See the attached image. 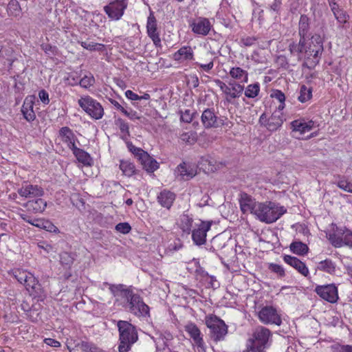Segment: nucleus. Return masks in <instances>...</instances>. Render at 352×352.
Instances as JSON below:
<instances>
[{"label":"nucleus","mask_w":352,"mask_h":352,"mask_svg":"<svg viewBox=\"0 0 352 352\" xmlns=\"http://www.w3.org/2000/svg\"><path fill=\"white\" fill-rule=\"evenodd\" d=\"M314 127L315 122L305 118H300L291 122V128L293 131L299 132L300 134H304L309 132Z\"/></svg>","instance_id":"obj_21"},{"label":"nucleus","mask_w":352,"mask_h":352,"mask_svg":"<svg viewBox=\"0 0 352 352\" xmlns=\"http://www.w3.org/2000/svg\"><path fill=\"white\" fill-rule=\"evenodd\" d=\"M260 320L265 324H275L280 325L281 319L276 310L272 307L266 306L258 312Z\"/></svg>","instance_id":"obj_16"},{"label":"nucleus","mask_w":352,"mask_h":352,"mask_svg":"<svg viewBox=\"0 0 352 352\" xmlns=\"http://www.w3.org/2000/svg\"><path fill=\"white\" fill-rule=\"evenodd\" d=\"M255 216L258 219L266 223H272L276 221L287 210L272 201L260 202L257 207Z\"/></svg>","instance_id":"obj_3"},{"label":"nucleus","mask_w":352,"mask_h":352,"mask_svg":"<svg viewBox=\"0 0 352 352\" xmlns=\"http://www.w3.org/2000/svg\"><path fill=\"white\" fill-rule=\"evenodd\" d=\"M193 51L190 46H184L173 54V58L177 61L191 60L193 59Z\"/></svg>","instance_id":"obj_34"},{"label":"nucleus","mask_w":352,"mask_h":352,"mask_svg":"<svg viewBox=\"0 0 352 352\" xmlns=\"http://www.w3.org/2000/svg\"><path fill=\"white\" fill-rule=\"evenodd\" d=\"M192 31L197 34L206 36L210 31L212 25L207 18H198L190 23Z\"/></svg>","instance_id":"obj_19"},{"label":"nucleus","mask_w":352,"mask_h":352,"mask_svg":"<svg viewBox=\"0 0 352 352\" xmlns=\"http://www.w3.org/2000/svg\"><path fill=\"white\" fill-rule=\"evenodd\" d=\"M256 41V38L254 36H246L241 39V43L245 47H250L253 45Z\"/></svg>","instance_id":"obj_58"},{"label":"nucleus","mask_w":352,"mask_h":352,"mask_svg":"<svg viewBox=\"0 0 352 352\" xmlns=\"http://www.w3.org/2000/svg\"><path fill=\"white\" fill-rule=\"evenodd\" d=\"M260 91V85L258 82L249 85L245 90V96L248 98L256 97Z\"/></svg>","instance_id":"obj_43"},{"label":"nucleus","mask_w":352,"mask_h":352,"mask_svg":"<svg viewBox=\"0 0 352 352\" xmlns=\"http://www.w3.org/2000/svg\"><path fill=\"white\" fill-rule=\"evenodd\" d=\"M329 240L336 248L344 245L352 247V232L346 228L338 229L335 233L329 235Z\"/></svg>","instance_id":"obj_11"},{"label":"nucleus","mask_w":352,"mask_h":352,"mask_svg":"<svg viewBox=\"0 0 352 352\" xmlns=\"http://www.w3.org/2000/svg\"><path fill=\"white\" fill-rule=\"evenodd\" d=\"M129 148L130 151L135 155V156L138 157V161L140 160V157L143 155V153H146V151L142 148L135 147L133 145H131Z\"/></svg>","instance_id":"obj_59"},{"label":"nucleus","mask_w":352,"mask_h":352,"mask_svg":"<svg viewBox=\"0 0 352 352\" xmlns=\"http://www.w3.org/2000/svg\"><path fill=\"white\" fill-rule=\"evenodd\" d=\"M323 51V43L319 34L313 35L310 39H305V56L302 67L313 69L318 64L319 55Z\"/></svg>","instance_id":"obj_1"},{"label":"nucleus","mask_w":352,"mask_h":352,"mask_svg":"<svg viewBox=\"0 0 352 352\" xmlns=\"http://www.w3.org/2000/svg\"><path fill=\"white\" fill-rule=\"evenodd\" d=\"M314 291L321 298L329 302L335 303L338 300V288L335 284L318 285Z\"/></svg>","instance_id":"obj_12"},{"label":"nucleus","mask_w":352,"mask_h":352,"mask_svg":"<svg viewBox=\"0 0 352 352\" xmlns=\"http://www.w3.org/2000/svg\"><path fill=\"white\" fill-rule=\"evenodd\" d=\"M59 137L62 142L67 144V147L73 150L76 147V141L77 138L72 129L67 126H63L59 130Z\"/></svg>","instance_id":"obj_22"},{"label":"nucleus","mask_w":352,"mask_h":352,"mask_svg":"<svg viewBox=\"0 0 352 352\" xmlns=\"http://www.w3.org/2000/svg\"><path fill=\"white\" fill-rule=\"evenodd\" d=\"M334 17L339 23V28L347 29L349 27V16L334 0H328Z\"/></svg>","instance_id":"obj_14"},{"label":"nucleus","mask_w":352,"mask_h":352,"mask_svg":"<svg viewBox=\"0 0 352 352\" xmlns=\"http://www.w3.org/2000/svg\"><path fill=\"white\" fill-rule=\"evenodd\" d=\"M34 226L36 228H42L50 232H58L59 230L50 221L43 219H35Z\"/></svg>","instance_id":"obj_37"},{"label":"nucleus","mask_w":352,"mask_h":352,"mask_svg":"<svg viewBox=\"0 0 352 352\" xmlns=\"http://www.w3.org/2000/svg\"><path fill=\"white\" fill-rule=\"evenodd\" d=\"M80 80V76L77 72L69 73L66 78L68 85L71 86H76L79 85Z\"/></svg>","instance_id":"obj_51"},{"label":"nucleus","mask_w":352,"mask_h":352,"mask_svg":"<svg viewBox=\"0 0 352 352\" xmlns=\"http://www.w3.org/2000/svg\"><path fill=\"white\" fill-rule=\"evenodd\" d=\"M7 11L9 15L16 16L21 12V8L19 3L16 0H11L7 8Z\"/></svg>","instance_id":"obj_46"},{"label":"nucleus","mask_w":352,"mask_h":352,"mask_svg":"<svg viewBox=\"0 0 352 352\" xmlns=\"http://www.w3.org/2000/svg\"><path fill=\"white\" fill-rule=\"evenodd\" d=\"M312 97V89L302 85L300 89V95L298 98L300 102H305L310 100Z\"/></svg>","instance_id":"obj_42"},{"label":"nucleus","mask_w":352,"mask_h":352,"mask_svg":"<svg viewBox=\"0 0 352 352\" xmlns=\"http://www.w3.org/2000/svg\"><path fill=\"white\" fill-rule=\"evenodd\" d=\"M181 140L184 142L192 144L196 141V133L192 131L183 133L181 136Z\"/></svg>","instance_id":"obj_52"},{"label":"nucleus","mask_w":352,"mask_h":352,"mask_svg":"<svg viewBox=\"0 0 352 352\" xmlns=\"http://www.w3.org/2000/svg\"><path fill=\"white\" fill-rule=\"evenodd\" d=\"M309 30V18L306 15H301L299 21L298 34L300 37L305 38Z\"/></svg>","instance_id":"obj_41"},{"label":"nucleus","mask_w":352,"mask_h":352,"mask_svg":"<svg viewBox=\"0 0 352 352\" xmlns=\"http://www.w3.org/2000/svg\"><path fill=\"white\" fill-rule=\"evenodd\" d=\"M60 259L61 264L66 267H69L74 261V255L67 252L60 254Z\"/></svg>","instance_id":"obj_48"},{"label":"nucleus","mask_w":352,"mask_h":352,"mask_svg":"<svg viewBox=\"0 0 352 352\" xmlns=\"http://www.w3.org/2000/svg\"><path fill=\"white\" fill-rule=\"evenodd\" d=\"M116 230L120 233L128 234L131 231V227L126 222L119 223L116 226Z\"/></svg>","instance_id":"obj_55"},{"label":"nucleus","mask_w":352,"mask_h":352,"mask_svg":"<svg viewBox=\"0 0 352 352\" xmlns=\"http://www.w3.org/2000/svg\"><path fill=\"white\" fill-rule=\"evenodd\" d=\"M283 260L286 263L293 267L302 275L305 276H307L309 275V272L307 267L298 258L290 255H285Z\"/></svg>","instance_id":"obj_24"},{"label":"nucleus","mask_w":352,"mask_h":352,"mask_svg":"<svg viewBox=\"0 0 352 352\" xmlns=\"http://www.w3.org/2000/svg\"><path fill=\"white\" fill-rule=\"evenodd\" d=\"M38 97L43 103H44L45 104H49V102H50L49 94L45 90H44V89L41 90L38 92Z\"/></svg>","instance_id":"obj_60"},{"label":"nucleus","mask_w":352,"mask_h":352,"mask_svg":"<svg viewBox=\"0 0 352 352\" xmlns=\"http://www.w3.org/2000/svg\"><path fill=\"white\" fill-rule=\"evenodd\" d=\"M175 174L182 179L189 180L195 176L196 170L190 165L183 162L177 166Z\"/></svg>","instance_id":"obj_25"},{"label":"nucleus","mask_w":352,"mask_h":352,"mask_svg":"<svg viewBox=\"0 0 352 352\" xmlns=\"http://www.w3.org/2000/svg\"><path fill=\"white\" fill-rule=\"evenodd\" d=\"M332 349L333 352H352V346L349 344H336Z\"/></svg>","instance_id":"obj_56"},{"label":"nucleus","mask_w":352,"mask_h":352,"mask_svg":"<svg viewBox=\"0 0 352 352\" xmlns=\"http://www.w3.org/2000/svg\"><path fill=\"white\" fill-rule=\"evenodd\" d=\"M285 120L283 113L274 112L267 120L266 128L270 131H276L282 126Z\"/></svg>","instance_id":"obj_26"},{"label":"nucleus","mask_w":352,"mask_h":352,"mask_svg":"<svg viewBox=\"0 0 352 352\" xmlns=\"http://www.w3.org/2000/svg\"><path fill=\"white\" fill-rule=\"evenodd\" d=\"M139 162L148 173H153L159 167L157 162L152 158L146 152L140 157Z\"/></svg>","instance_id":"obj_30"},{"label":"nucleus","mask_w":352,"mask_h":352,"mask_svg":"<svg viewBox=\"0 0 352 352\" xmlns=\"http://www.w3.org/2000/svg\"><path fill=\"white\" fill-rule=\"evenodd\" d=\"M146 32L148 36L153 42L155 47H161V39L157 31V21L153 14H151L147 19Z\"/></svg>","instance_id":"obj_17"},{"label":"nucleus","mask_w":352,"mask_h":352,"mask_svg":"<svg viewBox=\"0 0 352 352\" xmlns=\"http://www.w3.org/2000/svg\"><path fill=\"white\" fill-rule=\"evenodd\" d=\"M126 96L131 100H140V96L133 92L131 90H127L125 92Z\"/></svg>","instance_id":"obj_63"},{"label":"nucleus","mask_w":352,"mask_h":352,"mask_svg":"<svg viewBox=\"0 0 352 352\" xmlns=\"http://www.w3.org/2000/svg\"><path fill=\"white\" fill-rule=\"evenodd\" d=\"M337 186L342 190L352 193V182L349 181L344 176H338Z\"/></svg>","instance_id":"obj_44"},{"label":"nucleus","mask_w":352,"mask_h":352,"mask_svg":"<svg viewBox=\"0 0 352 352\" xmlns=\"http://www.w3.org/2000/svg\"><path fill=\"white\" fill-rule=\"evenodd\" d=\"M316 269L328 274L334 275L337 265L331 258H326L318 263Z\"/></svg>","instance_id":"obj_33"},{"label":"nucleus","mask_w":352,"mask_h":352,"mask_svg":"<svg viewBox=\"0 0 352 352\" xmlns=\"http://www.w3.org/2000/svg\"><path fill=\"white\" fill-rule=\"evenodd\" d=\"M193 219L188 214L184 213L179 218V227L183 232L190 234L192 228Z\"/></svg>","instance_id":"obj_36"},{"label":"nucleus","mask_w":352,"mask_h":352,"mask_svg":"<svg viewBox=\"0 0 352 352\" xmlns=\"http://www.w3.org/2000/svg\"><path fill=\"white\" fill-rule=\"evenodd\" d=\"M269 269L272 272L276 274L279 277H283L285 274L283 267L280 265L271 263L269 266Z\"/></svg>","instance_id":"obj_54"},{"label":"nucleus","mask_w":352,"mask_h":352,"mask_svg":"<svg viewBox=\"0 0 352 352\" xmlns=\"http://www.w3.org/2000/svg\"><path fill=\"white\" fill-rule=\"evenodd\" d=\"M95 82V79L91 74L85 76L79 81V85L83 88H89L92 86Z\"/></svg>","instance_id":"obj_50"},{"label":"nucleus","mask_w":352,"mask_h":352,"mask_svg":"<svg viewBox=\"0 0 352 352\" xmlns=\"http://www.w3.org/2000/svg\"><path fill=\"white\" fill-rule=\"evenodd\" d=\"M239 202L240 209L243 214L250 212L255 215L257 207L260 202L256 201V199L246 192H241L239 195Z\"/></svg>","instance_id":"obj_15"},{"label":"nucleus","mask_w":352,"mask_h":352,"mask_svg":"<svg viewBox=\"0 0 352 352\" xmlns=\"http://www.w3.org/2000/svg\"><path fill=\"white\" fill-rule=\"evenodd\" d=\"M201 119L203 125L206 129L218 126V117L214 109H205L202 113Z\"/></svg>","instance_id":"obj_23"},{"label":"nucleus","mask_w":352,"mask_h":352,"mask_svg":"<svg viewBox=\"0 0 352 352\" xmlns=\"http://www.w3.org/2000/svg\"><path fill=\"white\" fill-rule=\"evenodd\" d=\"M194 111L190 109H186L184 111H180V119L182 121L190 123L193 118Z\"/></svg>","instance_id":"obj_53"},{"label":"nucleus","mask_w":352,"mask_h":352,"mask_svg":"<svg viewBox=\"0 0 352 352\" xmlns=\"http://www.w3.org/2000/svg\"><path fill=\"white\" fill-rule=\"evenodd\" d=\"M282 4L281 0H274L270 6V9L274 12H278Z\"/></svg>","instance_id":"obj_62"},{"label":"nucleus","mask_w":352,"mask_h":352,"mask_svg":"<svg viewBox=\"0 0 352 352\" xmlns=\"http://www.w3.org/2000/svg\"><path fill=\"white\" fill-rule=\"evenodd\" d=\"M109 289L111 293L116 296L118 295V292L120 293V296L124 298V292L132 291L130 289L125 288V286L122 284L119 285H109Z\"/></svg>","instance_id":"obj_49"},{"label":"nucleus","mask_w":352,"mask_h":352,"mask_svg":"<svg viewBox=\"0 0 352 352\" xmlns=\"http://www.w3.org/2000/svg\"><path fill=\"white\" fill-rule=\"evenodd\" d=\"M127 6V0H115L105 6L104 10L111 19L118 21L123 16Z\"/></svg>","instance_id":"obj_9"},{"label":"nucleus","mask_w":352,"mask_h":352,"mask_svg":"<svg viewBox=\"0 0 352 352\" xmlns=\"http://www.w3.org/2000/svg\"><path fill=\"white\" fill-rule=\"evenodd\" d=\"M214 82L225 94L226 100L229 103H232L233 99L239 98L244 91V86L236 81H230L226 85L221 80L216 79Z\"/></svg>","instance_id":"obj_7"},{"label":"nucleus","mask_w":352,"mask_h":352,"mask_svg":"<svg viewBox=\"0 0 352 352\" xmlns=\"http://www.w3.org/2000/svg\"><path fill=\"white\" fill-rule=\"evenodd\" d=\"M229 75L239 83H246L248 82V71L239 67H232L229 72Z\"/></svg>","instance_id":"obj_32"},{"label":"nucleus","mask_w":352,"mask_h":352,"mask_svg":"<svg viewBox=\"0 0 352 352\" xmlns=\"http://www.w3.org/2000/svg\"><path fill=\"white\" fill-rule=\"evenodd\" d=\"M291 251L298 255H305L308 252L309 248L302 242L300 241H294L290 245Z\"/></svg>","instance_id":"obj_39"},{"label":"nucleus","mask_w":352,"mask_h":352,"mask_svg":"<svg viewBox=\"0 0 352 352\" xmlns=\"http://www.w3.org/2000/svg\"><path fill=\"white\" fill-rule=\"evenodd\" d=\"M212 221H200L195 223V228L191 230L192 239L197 245H201L206 242L207 232L210 230Z\"/></svg>","instance_id":"obj_10"},{"label":"nucleus","mask_w":352,"mask_h":352,"mask_svg":"<svg viewBox=\"0 0 352 352\" xmlns=\"http://www.w3.org/2000/svg\"><path fill=\"white\" fill-rule=\"evenodd\" d=\"M24 206L29 212L34 214L41 213L46 208L47 202L44 199L38 198L28 201Z\"/></svg>","instance_id":"obj_27"},{"label":"nucleus","mask_w":352,"mask_h":352,"mask_svg":"<svg viewBox=\"0 0 352 352\" xmlns=\"http://www.w3.org/2000/svg\"><path fill=\"white\" fill-rule=\"evenodd\" d=\"M126 304L124 307L132 314L138 317H149L150 308L143 299L133 291L124 292Z\"/></svg>","instance_id":"obj_5"},{"label":"nucleus","mask_w":352,"mask_h":352,"mask_svg":"<svg viewBox=\"0 0 352 352\" xmlns=\"http://www.w3.org/2000/svg\"><path fill=\"white\" fill-rule=\"evenodd\" d=\"M116 124L119 127L121 132V138L124 140L128 139L130 136L129 126L127 122L121 118H118L116 120Z\"/></svg>","instance_id":"obj_40"},{"label":"nucleus","mask_w":352,"mask_h":352,"mask_svg":"<svg viewBox=\"0 0 352 352\" xmlns=\"http://www.w3.org/2000/svg\"><path fill=\"white\" fill-rule=\"evenodd\" d=\"M305 38L300 37L298 43L292 41L289 44V50L293 55L298 56V60H301L302 59V54H305Z\"/></svg>","instance_id":"obj_29"},{"label":"nucleus","mask_w":352,"mask_h":352,"mask_svg":"<svg viewBox=\"0 0 352 352\" xmlns=\"http://www.w3.org/2000/svg\"><path fill=\"white\" fill-rule=\"evenodd\" d=\"M79 43L83 48L89 51H102L104 48L103 44L98 43L81 41Z\"/></svg>","instance_id":"obj_47"},{"label":"nucleus","mask_w":352,"mask_h":352,"mask_svg":"<svg viewBox=\"0 0 352 352\" xmlns=\"http://www.w3.org/2000/svg\"><path fill=\"white\" fill-rule=\"evenodd\" d=\"M119 331V352H128L132 345L138 340V335L135 326L126 320H119L117 322Z\"/></svg>","instance_id":"obj_2"},{"label":"nucleus","mask_w":352,"mask_h":352,"mask_svg":"<svg viewBox=\"0 0 352 352\" xmlns=\"http://www.w3.org/2000/svg\"><path fill=\"white\" fill-rule=\"evenodd\" d=\"M34 102L31 98H26L21 107V112L24 118L28 121L32 122L36 118V115L33 110Z\"/></svg>","instance_id":"obj_31"},{"label":"nucleus","mask_w":352,"mask_h":352,"mask_svg":"<svg viewBox=\"0 0 352 352\" xmlns=\"http://www.w3.org/2000/svg\"><path fill=\"white\" fill-rule=\"evenodd\" d=\"M80 107L92 118L100 119L104 114V109L102 105L90 96L81 98L78 100Z\"/></svg>","instance_id":"obj_8"},{"label":"nucleus","mask_w":352,"mask_h":352,"mask_svg":"<svg viewBox=\"0 0 352 352\" xmlns=\"http://www.w3.org/2000/svg\"><path fill=\"white\" fill-rule=\"evenodd\" d=\"M120 168L123 174L128 177L133 175L135 173V166L128 161H121Z\"/></svg>","instance_id":"obj_45"},{"label":"nucleus","mask_w":352,"mask_h":352,"mask_svg":"<svg viewBox=\"0 0 352 352\" xmlns=\"http://www.w3.org/2000/svg\"><path fill=\"white\" fill-rule=\"evenodd\" d=\"M206 324L210 329L211 338L216 342L223 340L228 333L227 325L215 316H206Z\"/></svg>","instance_id":"obj_6"},{"label":"nucleus","mask_w":352,"mask_h":352,"mask_svg":"<svg viewBox=\"0 0 352 352\" xmlns=\"http://www.w3.org/2000/svg\"><path fill=\"white\" fill-rule=\"evenodd\" d=\"M175 197L174 192L168 190H164L157 195V201L162 207L169 209L173 205Z\"/></svg>","instance_id":"obj_28"},{"label":"nucleus","mask_w":352,"mask_h":352,"mask_svg":"<svg viewBox=\"0 0 352 352\" xmlns=\"http://www.w3.org/2000/svg\"><path fill=\"white\" fill-rule=\"evenodd\" d=\"M197 65L205 72H209L214 67V63H213V60H211L207 64H199V63H197Z\"/></svg>","instance_id":"obj_64"},{"label":"nucleus","mask_w":352,"mask_h":352,"mask_svg":"<svg viewBox=\"0 0 352 352\" xmlns=\"http://www.w3.org/2000/svg\"><path fill=\"white\" fill-rule=\"evenodd\" d=\"M72 151L79 162L85 166L91 165L92 159L88 153L77 146Z\"/></svg>","instance_id":"obj_35"},{"label":"nucleus","mask_w":352,"mask_h":352,"mask_svg":"<svg viewBox=\"0 0 352 352\" xmlns=\"http://www.w3.org/2000/svg\"><path fill=\"white\" fill-rule=\"evenodd\" d=\"M184 329L192 339L194 344L197 346V348L204 351V342L198 327L193 322H188L184 326Z\"/></svg>","instance_id":"obj_18"},{"label":"nucleus","mask_w":352,"mask_h":352,"mask_svg":"<svg viewBox=\"0 0 352 352\" xmlns=\"http://www.w3.org/2000/svg\"><path fill=\"white\" fill-rule=\"evenodd\" d=\"M270 96L272 98L277 100L279 102H283L285 101V96L284 93L278 89L273 90Z\"/></svg>","instance_id":"obj_57"},{"label":"nucleus","mask_w":352,"mask_h":352,"mask_svg":"<svg viewBox=\"0 0 352 352\" xmlns=\"http://www.w3.org/2000/svg\"><path fill=\"white\" fill-rule=\"evenodd\" d=\"M17 192L21 197L24 198L41 197L44 194V190L41 187L28 184L23 185Z\"/></svg>","instance_id":"obj_20"},{"label":"nucleus","mask_w":352,"mask_h":352,"mask_svg":"<svg viewBox=\"0 0 352 352\" xmlns=\"http://www.w3.org/2000/svg\"><path fill=\"white\" fill-rule=\"evenodd\" d=\"M95 345L85 341H79L74 346L69 348L70 352H91Z\"/></svg>","instance_id":"obj_38"},{"label":"nucleus","mask_w":352,"mask_h":352,"mask_svg":"<svg viewBox=\"0 0 352 352\" xmlns=\"http://www.w3.org/2000/svg\"><path fill=\"white\" fill-rule=\"evenodd\" d=\"M272 336L271 331L262 326L256 328L252 338L247 342L246 349L243 352H264L269 345Z\"/></svg>","instance_id":"obj_4"},{"label":"nucleus","mask_w":352,"mask_h":352,"mask_svg":"<svg viewBox=\"0 0 352 352\" xmlns=\"http://www.w3.org/2000/svg\"><path fill=\"white\" fill-rule=\"evenodd\" d=\"M13 276L19 282L25 286L26 289H34L38 283V280L30 272L21 269H15L12 271Z\"/></svg>","instance_id":"obj_13"},{"label":"nucleus","mask_w":352,"mask_h":352,"mask_svg":"<svg viewBox=\"0 0 352 352\" xmlns=\"http://www.w3.org/2000/svg\"><path fill=\"white\" fill-rule=\"evenodd\" d=\"M19 215L23 221L34 226L36 219H32L30 216H29L28 214L25 212L20 213Z\"/></svg>","instance_id":"obj_61"}]
</instances>
